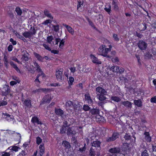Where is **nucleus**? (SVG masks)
Masks as SVG:
<instances>
[{
  "label": "nucleus",
  "instance_id": "nucleus-1",
  "mask_svg": "<svg viewBox=\"0 0 156 156\" xmlns=\"http://www.w3.org/2000/svg\"><path fill=\"white\" fill-rule=\"evenodd\" d=\"M123 139L125 140V142H127L129 140H130L131 142H135L136 140V137L133 136H132L129 133H126L124 135Z\"/></svg>",
  "mask_w": 156,
  "mask_h": 156
},
{
  "label": "nucleus",
  "instance_id": "nucleus-2",
  "mask_svg": "<svg viewBox=\"0 0 156 156\" xmlns=\"http://www.w3.org/2000/svg\"><path fill=\"white\" fill-rule=\"evenodd\" d=\"M138 47L141 50H145L147 49V44L143 40H140L137 43Z\"/></svg>",
  "mask_w": 156,
  "mask_h": 156
},
{
  "label": "nucleus",
  "instance_id": "nucleus-3",
  "mask_svg": "<svg viewBox=\"0 0 156 156\" xmlns=\"http://www.w3.org/2000/svg\"><path fill=\"white\" fill-rule=\"evenodd\" d=\"M62 72L63 69H57L56 71L55 76L57 79L58 80L60 81L62 79Z\"/></svg>",
  "mask_w": 156,
  "mask_h": 156
},
{
  "label": "nucleus",
  "instance_id": "nucleus-4",
  "mask_svg": "<svg viewBox=\"0 0 156 156\" xmlns=\"http://www.w3.org/2000/svg\"><path fill=\"white\" fill-rule=\"evenodd\" d=\"M10 91L9 86L5 85H4L3 90L2 92V94L3 96H6L9 93Z\"/></svg>",
  "mask_w": 156,
  "mask_h": 156
},
{
  "label": "nucleus",
  "instance_id": "nucleus-5",
  "mask_svg": "<svg viewBox=\"0 0 156 156\" xmlns=\"http://www.w3.org/2000/svg\"><path fill=\"white\" fill-rule=\"evenodd\" d=\"M74 122V120L73 119H68L64 120L63 122V124L68 127L72 125Z\"/></svg>",
  "mask_w": 156,
  "mask_h": 156
},
{
  "label": "nucleus",
  "instance_id": "nucleus-6",
  "mask_svg": "<svg viewBox=\"0 0 156 156\" xmlns=\"http://www.w3.org/2000/svg\"><path fill=\"white\" fill-rule=\"evenodd\" d=\"M66 134L68 136H73L76 133V131L72 127H69L66 130Z\"/></svg>",
  "mask_w": 156,
  "mask_h": 156
},
{
  "label": "nucleus",
  "instance_id": "nucleus-7",
  "mask_svg": "<svg viewBox=\"0 0 156 156\" xmlns=\"http://www.w3.org/2000/svg\"><path fill=\"white\" fill-rule=\"evenodd\" d=\"M108 151L112 154H118L121 152V149L119 147H115L110 149Z\"/></svg>",
  "mask_w": 156,
  "mask_h": 156
},
{
  "label": "nucleus",
  "instance_id": "nucleus-8",
  "mask_svg": "<svg viewBox=\"0 0 156 156\" xmlns=\"http://www.w3.org/2000/svg\"><path fill=\"white\" fill-rule=\"evenodd\" d=\"M22 53H23L22 55V57L21 58V59L25 61H28L29 59V57L28 56V53L27 52L26 50H23L22 51Z\"/></svg>",
  "mask_w": 156,
  "mask_h": 156
},
{
  "label": "nucleus",
  "instance_id": "nucleus-9",
  "mask_svg": "<svg viewBox=\"0 0 156 156\" xmlns=\"http://www.w3.org/2000/svg\"><path fill=\"white\" fill-rule=\"evenodd\" d=\"M109 48H107L105 49L104 54H102V56L105 57L111 58V56L109 55H108L107 54L109 51H111L112 48V46L111 45H110L109 46Z\"/></svg>",
  "mask_w": 156,
  "mask_h": 156
},
{
  "label": "nucleus",
  "instance_id": "nucleus-10",
  "mask_svg": "<svg viewBox=\"0 0 156 156\" xmlns=\"http://www.w3.org/2000/svg\"><path fill=\"white\" fill-rule=\"evenodd\" d=\"M84 96L85 100L87 101L88 103L90 104H92L93 101L90 94H85Z\"/></svg>",
  "mask_w": 156,
  "mask_h": 156
},
{
  "label": "nucleus",
  "instance_id": "nucleus-11",
  "mask_svg": "<svg viewBox=\"0 0 156 156\" xmlns=\"http://www.w3.org/2000/svg\"><path fill=\"white\" fill-rule=\"evenodd\" d=\"M90 57L92 59V62L94 63L97 64H101V62L99 61L98 58L95 57L94 55H91Z\"/></svg>",
  "mask_w": 156,
  "mask_h": 156
},
{
  "label": "nucleus",
  "instance_id": "nucleus-12",
  "mask_svg": "<svg viewBox=\"0 0 156 156\" xmlns=\"http://www.w3.org/2000/svg\"><path fill=\"white\" fill-rule=\"evenodd\" d=\"M122 147L123 151H128L130 148V144L127 143H124L122 144Z\"/></svg>",
  "mask_w": 156,
  "mask_h": 156
},
{
  "label": "nucleus",
  "instance_id": "nucleus-13",
  "mask_svg": "<svg viewBox=\"0 0 156 156\" xmlns=\"http://www.w3.org/2000/svg\"><path fill=\"white\" fill-rule=\"evenodd\" d=\"M101 142L100 141L95 140L91 143V145L94 148H96V147H100Z\"/></svg>",
  "mask_w": 156,
  "mask_h": 156
},
{
  "label": "nucleus",
  "instance_id": "nucleus-14",
  "mask_svg": "<svg viewBox=\"0 0 156 156\" xmlns=\"http://www.w3.org/2000/svg\"><path fill=\"white\" fill-rule=\"evenodd\" d=\"M121 104L124 105L125 106L128 107L130 108H132V103L128 101H122L121 102Z\"/></svg>",
  "mask_w": 156,
  "mask_h": 156
},
{
  "label": "nucleus",
  "instance_id": "nucleus-15",
  "mask_svg": "<svg viewBox=\"0 0 156 156\" xmlns=\"http://www.w3.org/2000/svg\"><path fill=\"white\" fill-rule=\"evenodd\" d=\"M62 25L66 27L69 33H71V34L73 35V34L74 33V31L70 26L69 25H67L66 24L64 23H63L62 24Z\"/></svg>",
  "mask_w": 156,
  "mask_h": 156
},
{
  "label": "nucleus",
  "instance_id": "nucleus-16",
  "mask_svg": "<svg viewBox=\"0 0 156 156\" xmlns=\"http://www.w3.org/2000/svg\"><path fill=\"white\" fill-rule=\"evenodd\" d=\"M31 121V122L34 123H37V124H42L41 122L39 121L38 118L36 116L33 117Z\"/></svg>",
  "mask_w": 156,
  "mask_h": 156
},
{
  "label": "nucleus",
  "instance_id": "nucleus-17",
  "mask_svg": "<svg viewBox=\"0 0 156 156\" xmlns=\"http://www.w3.org/2000/svg\"><path fill=\"white\" fill-rule=\"evenodd\" d=\"M50 90L49 89H46V88H40L38 89L34 90L33 91V92L34 93H36L40 92H45L48 91Z\"/></svg>",
  "mask_w": 156,
  "mask_h": 156
},
{
  "label": "nucleus",
  "instance_id": "nucleus-18",
  "mask_svg": "<svg viewBox=\"0 0 156 156\" xmlns=\"http://www.w3.org/2000/svg\"><path fill=\"white\" fill-rule=\"evenodd\" d=\"M55 113L56 115H58L62 116V115L64 114V112L61 109H57L55 108Z\"/></svg>",
  "mask_w": 156,
  "mask_h": 156
},
{
  "label": "nucleus",
  "instance_id": "nucleus-19",
  "mask_svg": "<svg viewBox=\"0 0 156 156\" xmlns=\"http://www.w3.org/2000/svg\"><path fill=\"white\" fill-rule=\"evenodd\" d=\"M96 150V148L92 147H91L89 155L90 156H95Z\"/></svg>",
  "mask_w": 156,
  "mask_h": 156
},
{
  "label": "nucleus",
  "instance_id": "nucleus-20",
  "mask_svg": "<svg viewBox=\"0 0 156 156\" xmlns=\"http://www.w3.org/2000/svg\"><path fill=\"white\" fill-rule=\"evenodd\" d=\"M23 104L25 106L27 107H30L31 106L30 100L29 99L25 100L24 101Z\"/></svg>",
  "mask_w": 156,
  "mask_h": 156
},
{
  "label": "nucleus",
  "instance_id": "nucleus-21",
  "mask_svg": "<svg viewBox=\"0 0 156 156\" xmlns=\"http://www.w3.org/2000/svg\"><path fill=\"white\" fill-rule=\"evenodd\" d=\"M145 135V139L147 142H150L151 141V137L150 136L148 132H145L144 133Z\"/></svg>",
  "mask_w": 156,
  "mask_h": 156
},
{
  "label": "nucleus",
  "instance_id": "nucleus-22",
  "mask_svg": "<svg viewBox=\"0 0 156 156\" xmlns=\"http://www.w3.org/2000/svg\"><path fill=\"white\" fill-rule=\"evenodd\" d=\"M99 111L98 109H91L90 110V113L93 115H97L99 113Z\"/></svg>",
  "mask_w": 156,
  "mask_h": 156
},
{
  "label": "nucleus",
  "instance_id": "nucleus-23",
  "mask_svg": "<svg viewBox=\"0 0 156 156\" xmlns=\"http://www.w3.org/2000/svg\"><path fill=\"white\" fill-rule=\"evenodd\" d=\"M23 35L26 38H30L32 36L29 31H25L23 34Z\"/></svg>",
  "mask_w": 156,
  "mask_h": 156
},
{
  "label": "nucleus",
  "instance_id": "nucleus-24",
  "mask_svg": "<svg viewBox=\"0 0 156 156\" xmlns=\"http://www.w3.org/2000/svg\"><path fill=\"white\" fill-rule=\"evenodd\" d=\"M134 103L135 105L138 107H141L142 106V102L140 99L134 100Z\"/></svg>",
  "mask_w": 156,
  "mask_h": 156
},
{
  "label": "nucleus",
  "instance_id": "nucleus-25",
  "mask_svg": "<svg viewBox=\"0 0 156 156\" xmlns=\"http://www.w3.org/2000/svg\"><path fill=\"white\" fill-rule=\"evenodd\" d=\"M62 145L66 148H69L71 147V145L70 143L66 141H63L62 143Z\"/></svg>",
  "mask_w": 156,
  "mask_h": 156
},
{
  "label": "nucleus",
  "instance_id": "nucleus-26",
  "mask_svg": "<svg viewBox=\"0 0 156 156\" xmlns=\"http://www.w3.org/2000/svg\"><path fill=\"white\" fill-rule=\"evenodd\" d=\"M9 63L10 65L17 72H20V69H19L18 67H17L16 65L15 64L14 62L11 61Z\"/></svg>",
  "mask_w": 156,
  "mask_h": 156
},
{
  "label": "nucleus",
  "instance_id": "nucleus-27",
  "mask_svg": "<svg viewBox=\"0 0 156 156\" xmlns=\"http://www.w3.org/2000/svg\"><path fill=\"white\" fill-rule=\"evenodd\" d=\"M34 54L35 56L37 59L38 60L41 61H43L44 59V58L41 56L39 54L35 52L34 53Z\"/></svg>",
  "mask_w": 156,
  "mask_h": 156
},
{
  "label": "nucleus",
  "instance_id": "nucleus-28",
  "mask_svg": "<svg viewBox=\"0 0 156 156\" xmlns=\"http://www.w3.org/2000/svg\"><path fill=\"white\" fill-rule=\"evenodd\" d=\"M44 14L48 17L51 19H53V16L51 15V14L49 13L48 10L45 9L44 11Z\"/></svg>",
  "mask_w": 156,
  "mask_h": 156
},
{
  "label": "nucleus",
  "instance_id": "nucleus-29",
  "mask_svg": "<svg viewBox=\"0 0 156 156\" xmlns=\"http://www.w3.org/2000/svg\"><path fill=\"white\" fill-rule=\"evenodd\" d=\"M97 96L98 98L101 101H104L106 99V98L103 95L100 94H98Z\"/></svg>",
  "mask_w": 156,
  "mask_h": 156
},
{
  "label": "nucleus",
  "instance_id": "nucleus-30",
  "mask_svg": "<svg viewBox=\"0 0 156 156\" xmlns=\"http://www.w3.org/2000/svg\"><path fill=\"white\" fill-rule=\"evenodd\" d=\"M30 26L31 27L30 28V31H29V32L32 35V36L33 35H35L36 33V30L35 29V28L34 27H32L31 25H30Z\"/></svg>",
  "mask_w": 156,
  "mask_h": 156
},
{
  "label": "nucleus",
  "instance_id": "nucleus-31",
  "mask_svg": "<svg viewBox=\"0 0 156 156\" xmlns=\"http://www.w3.org/2000/svg\"><path fill=\"white\" fill-rule=\"evenodd\" d=\"M51 25L52 26L53 29L52 30H54L55 32H57L59 30V26L57 24L56 25H54V24H51Z\"/></svg>",
  "mask_w": 156,
  "mask_h": 156
},
{
  "label": "nucleus",
  "instance_id": "nucleus-32",
  "mask_svg": "<svg viewBox=\"0 0 156 156\" xmlns=\"http://www.w3.org/2000/svg\"><path fill=\"white\" fill-rule=\"evenodd\" d=\"M119 133L114 132L113 133L112 136L115 140L119 138Z\"/></svg>",
  "mask_w": 156,
  "mask_h": 156
},
{
  "label": "nucleus",
  "instance_id": "nucleus-33",
  "mask_svg": "<svg viewBox=\"0 0 156 156\" xmlns=\"http://www.w3.org/2000/svg\"><path fill=\"white\" fill-rule=\"evenodd\" d=\"M145 58L146 59H150L153 57V55L150 54L149 52H146L144 55Z\"/></svg>",
  "mask_w": 156,
  "mask_h": 156
},
{
  "label": "nucleus",
  "instance_id": "nucleus-34",
  "mask_svg": "<svg viewBox=\"0 0 156 156\" xmlns=\"http://www.w3.org/2000/svg\"><path fill=\"white\" fill-rule=\"evenodd\" d=\"M112 100L116 102H119L121 101V99L119 97L116 96H112L111 98Z\"/></svg>",
  "mask_w": 156,
  "mask_h": 156
},
{
  "label": "nucleus",
  "instance_id": "nucleus-35",
  "mask_svg": "<svg viewBox=\"0 0 156 156\" xmlns=\"http://www.w3.org/2000/svg\"><path fill=\"white\" fill-rule=\"evenodd\" d=\"M20 149V148L17 146H14L13 147H10L8 148V149H10L16 152L18 151V149Z\"/></svg>",
  "mask_w": 156,
  "mask_h": 156
},
{
  "label": "nucleus",
  "instance_id": "nucleus-36",
  "mask_svg": "<svg viewBox=\"0 0 156 156\" xmlns=\"http://www.w3.org/2000/svg\"><path fill=\"white\" fill-rule=\"evenodd\" d=\"M15 11L17 13V15L18 16H21L22 12L20 8L18 7H16V8Z\"/></svg>",
  "mask_w": 156,
  "mask_h": 156
},
{
  "label": "nucleus",
  "instance_id": "nucleus-37",
  "mask_svg": "<svg viewBox=\"0 0 156 156\" xmlns=\"http://www.w3.org/2000/svg\"><path fill=\"white\" fill-rule=\"evenodd\" d=\"M67 127L64 124L63 125L60 129V133L61 134H63L66 133V127Z\"/></svg>",
  "mask_w": 156,
  "mask_h": 156
},
{
  "label": "nucleus",
  "instance_id": "nucleus-38",
  "mask_svg": "<svg viewBox=\"0 0 156 156\" xmlns=\"http://www.w3.org/2000/svg\"><path fill=\"white\" fill-rule=\"evenodd\" d=\"M105 45L101 46L98 49V51L99 53L100 54H101L102 55L103 52L104 48H105Z\"/></svg>",
  "mask_w": 156,
  "mask_h": 156
},
{
  "label": "nucleus",
  "instance_id": "nucleus-39",
  "mask_svg": "<svg viewBox=\"0 0 156 156\" xmlns=\"http://www.w3.org/2000/svg\"><path fill=\"white\" fill-rule=\"evenodd\" d=\"M49 96L48 95H46L44 96L42 100L41 103L42 104H44L45 103H46L47 99L49 98Z\"/></svg>",
  "mask_w": 156,
  "mask_h": 156
},
{
  "label": "nucleus",
  "instance_id": "nucleus-40",
  "mask_svg": "<svg viewBox=\"0 0 156 156\" xmlns=\"http://www.w3.org/2000/svg\"><path fill=\"white\" fill-rule=\"evenodd\" d=\"M83 109L84 111H90V108L87 105H84L83 106Z\"/></svg>",
  "mask_w": 156,
  "mask_h": 156
},
{
  "label": "nucleus",
  "instance_id": "nucleus-41",
  "mask_svg": "<svg viewBox=\"0 0 156 156\" xmlns=\"http://www.w3.org/2000/svg\"><path fill=\"white\" fill-rule=\"evenodd\" d=\"M39 148L40 149V152L43 154L44 152V144H41L39 146Z\"/></svg>",
  "mask_w": 156,
  "mask_h": 156
},
{
  "label": "nucleus",
  "instance_id": "nucleus-42",
  "mask_svg": "<svg viewBox=\"0 0 156 156\" xmlns=\"http://www.w3.org/2000/svg\"><path fill=\"white\" fill-rule=\"evenodd\" d=\"M53 39V37L51 35L48 37L47 38V42L49 44L51 43V42L52 41Z\"/></svg>",
  "mask_w": 156,
  "mask_h": 156
},
{
  "label": "nucleus",
  "instance_id": "nucleus-43",
  "mask_svg": "<svg viewBox=\"0 0 156 156\" xmlns=\"http://www.w3.org/2000/svg\"><path fill=\"white\" fill-rule=\"evenodd\" d=\"M142 24L143 25L144 27L142 29L141 31H144L147 29V23L146 22H144L142 23Z\"/></svg>",
  "mask_w": 156,
  "mask_h": 156
},
{
  "label": "nucleus",
  "instance_id": "nucleus-44",
  "mask_svg": "<svg viewBox=\"0 0 156 156\" xmlns=\"http://www.w3.org/2000/svg\"><path fill=\"white\" fill-rule=\"evenodd\" d=\"M61 41L59 44V47L60 48H62L64 45L65 41L64 39L61 40Z\"/></svg>",
  "mask_w": 156,
  "mask_h": 156
},
{
  "label": "nucleus",
  "instance_id": "nucleus-45",
  "mask_svg": "<svg viewBox=\"0 0 156 156\" xmlns=\"http://www.w3.org/2000/svg\"><path fill=\"white\" fill-rule=\"evenodd\" d=\"M27 154V153L24 150H22L17 156H25Z\"/></svg>",
  "mask_w": 156,
  "mask_h": 156
},
{
  "label": "nucleus",
  "instance_id": "nucleus-46",
  "mask_svg": "<svg viewBox=\"0 0 156 156\" xmlns=\"http://www.w3.org/2000/svg\"><path fill=\"white\" fill-rule=\"evenodd\" d=\"M7 13L11 18L12 19L14 18V15L11 11L10 10L8 11Z\"/></svg>",
  "mask_w": 156,
  "mask_h": 156
},
{
  "label": "nucleus",
  "instance_id": "nucleus-47",
  "mask_svg": "<svg viewBox=\"0 0 156 156\" xmlns=\"http://www.w3.org/2000/svg\"><path fill=\"white\" fill-rule=\"evenodd\" d=\"M114 140H115L113 139L112 136L107 137L106 140V141L108 142H111L113 141Z\"/></svg>",
  "mask_w": 156,
  "mask_h": 156
},
{
  "label": "nucleus",
  "instance_id": "nucleus-48",
  "mask_svg": "<svg viewBox=\"0 0 156 156\" xmlns=\"http://www.w3.org/2000/svg\"><path fill=\"white\" fill-rule=\"evenodd\" d=\"M42 141V139L39 136L37 137L36 138V143L39 145Z\"/></svg>",
  "mask_w": 156,
  "mask_h": 156
},
{
  "label": "nucleus",
  "instance_id": "nucleus-49",
  "mask_svg": "<svg viewBox=\"0 0 156 156\" xmlns=\"http://www.w3.org/2000/svg\"><path fill=\"white\" fill-rule=\"evenodd\" d=\"M51 22L50 20H47L42 23V24L46 25L48 23H51Z\"/></svg>",
  "mask_w": 156,
  "mask_h": 156
},
{
  "label": "nucleus",
  "instance_id": "nucleus-50",
  "mask_svg": "<svg viewBox=\"0 0 156 156\" xmlns=\"http://www.w3.org/2000/svg\"><path fill=\"white\" fill-rule=\"evenodd\" d=\"M103 88L100 87H98L96 88V91L97 92L101 94V92H102V91Z\"/></svg>",
  "mask_w": 156,
  "mask_h": 156
},
{
  "label": "nucleus",
  "instance_id": "nucleus-51",
  "mask_svg": "<svg viewBox=\"0 0 156 156\" xmlns=\"http://www.w3.org/2000/svg\"><path fill=\"white\" fill-rule=\"evenodd\" d=\"M141 156H149L148 153H147V151L145 150L143 151L141 154Z\"/></svg>",
  "mask_w": 156,
  "mask_h": 156
},
{
  "label": "nucleus",
  "instance_id": "nucleus-52",
  "mask_svg": "<svg viewBox=\"0 0 156 156\" xmlns=\"http://www.w3.org/2000/svg\"><path fill=\"white\" fill-rule=\"evenodd\" d=\"M69 84L72 85L73 82L74 81V79L73 77L70 76L69 78Z\"/></svg>",
  "mask_w": 156,
  "mask_h": 156
},
{
  "label": "nucleus",
  "instance_id": "nucleus-53",
  "mask_svg": "<svg viewBox=\"0 0 156 156\" xmlns=\"http://www.w3.org/2000/svg\"><path fill=\"white\" fill-rule=\"evenodd\" d=\"M43 46L44 47V48L48 50L49 51H51V49L50 47H49L48 45H47L45 44H43Z\"/></svg>",
  "mask_w": 156,
  "mask_h": 156
},
{
  "label": "nucleus",
  "instance_id": "nucleus-54",
  "mask_svg": "<svg viewBox=\"0 0 156 156\" xmlns=\"http://www.w3.org/2000/svg\"><path fill=\"white\" fill-rule=\"evenodd\" d=\"M151 101L152 103H156V96L152 98L151 99Z\"/></svg>",
  "mask_w": 156,
  "mask_h": 156
},
{
  "label": "nucleus",
  "instance_id": "nucleus-55",
  "mask_svg": "<svg viewBox=\"0 0 156 156\" xmlns=\"http://www.w3.org/2000/svg\"><path fill=\"white\" fill-rule=\"evenodd\" d=\"M98 119H100V120L101 121H102L103 122H104V121H105V120L104 119V118L102 116H101L100 115H97L96 118H98Z\"/></svg>",
  "mask_w": 156,
  "mask_h": 156
},
{
  "label": "nucleus",
  "instance_id": "nucleus-56",
  "mask_svg": "<svg viewBox=\"0 0 156 156\" xmlns=\"http://www.w3.org/2000/svg\"><path fill=\"white\" fill-rule=\"evenodd\" d=\"M7 104V103L6 101H0V106H4L6 105Z\"/></svg>",
  "mask_w": 156,
  "mask_h": 156
},
{
  "label": "nucleus",
  "instance_id": "nucleus-57",
  "mask_svg": "<svg viewBox=\"0 0 156 156\" xmlns=\"http://www.w3.org/2000/svg\"><path fill=\"white\" fill-rule=\"evenodd\" d=\"M12 60L16 62H17L19 64H21V62L19 61L17 59V58L15 57H13L12 58Z\"/></svg>",
  "mask_w": 156,
  "mask_h": 156
},
{
  "label": "nucleus",
  "instance_id": "nucleus-58",
  "mask_svg": "<svg viewBox=\"0 0 156 156\" xmlns=\"http://www.w3.org/2000/svg\"><path fill=\"white\" fill-rule=\"evenodd\" d=\"M9 41L11 42L13 45H15L16 44V41H14L13 39L11 38L10 39Z\"/></svg>",
  "mask_w": 156,
  "mask_h": 156
},
{
  "label": "nucleus",
  "instance_id": "nucleus-59",
  "mask_svg": "<svg viewBox=\"0 0 156 156\" xmlns=\"http://www.w3.org/2000/svg\"><path fill=\"white\" fill-rule=\"evenodd\" d=\"M113 37L115 41H118L119 40V39L118 38V36L116 34H113Z\"/></svg>",
  "mask_w": 156,
  "mask_h": 156
},
{
  "label": "nucleus",
  "instance_id": "nucleus-60",
  "mask_svg": "<svg viewBox=\"0 0 156 156\" xmlns=\"http://www.w3.org/2000/svg\"><path fill=\"white\" fill-rule=\"evenodd\" d=\"M73 106L75 110H78L77 109L78 108V105L76 104L75 103L73 102Z\"/></svg>",
  "mask_w": 156,
  "mask_h": 156
},
{
  "label": "nucleus",
  "instance_id": "nucleus-61",
  "mask_svg": "<svg viewBox=\"0 0 156 156\" xmlns=\"http://www.w3.org/2000/svg\"><path fill=\"white\" fill-rule=\"evenodd\" d=\"M15 34L16 36L19 39H20L21 37L22 36L21 35H20L19 33H17V32H16V33H15Z\"/></svg>",
  "mask_w": 156,
  "mask_h": 156
},
{
  "label": "nucleus",
  "instance_id": "nucleus-62",
  "mask_svg": "<svg viewBox=\"0 0 156 156\" xmlns=\"http://www.w3.org/2000/svg\"><path fill=\"white\" fill-rule=\"evenodd\" d=\"M13 48L12 45L11 44L9 45L8 47V50L9 51H11L12 50Z\"/></svg>",
  "mask_w": 156,
  "mask_h": 156
},
{
  "label": "nucleus",
  "instance_id": "nucleus-63",
  "mask_svg": "<svg viewBox=\"0 0 156 156\" xmlns=\"http://www.w3.org/2000/svg\"><path fill=\"white\" fill-rule=\"evenodd\" d=\"M134 114L136 115H138L141 114L140 111L137 110H135Z\"/></svg>",
  "mask_w": 156,
  "mask_h": 156
},
{
  "label": "nucleus",
  "instance_id": "nucleus-64",
  "mask_svg": "<svg viewBox=\"0 0 156 156\" xmlns=\"http://www.w3.org/2000/svg\"><path fill=\"white\" fill-rule=\"evenodd\" d=\"M112 4L113 5H114V7L115 9H118V6L117 5V4L114 1H113L112 2Z\"/></svg>",
  "mask_w": 156,
  "mask_h": 156
}]
</instances>
